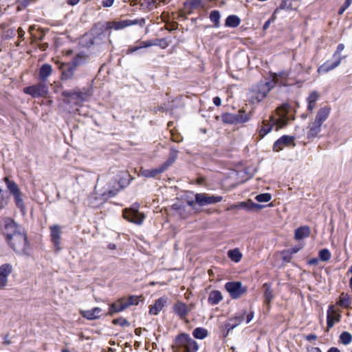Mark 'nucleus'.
Wrapping results in <instances>:
<instances>
[{
	"mask_svg": "<svg viewBox=\"0 0 352 352\" xmlns=\"http://www.w3.org/2000/svg\"><path fill=\"white\" fill-rule=\"evenodd\" d=\"M3 233L10 247L18 254L27 255L30 246L25 228L14 220L7 218L4 221Z\"/></svg>",
	"mask_w": 352,
	"mask_h": 352,
	"instance_id": "f257e3e1",
	"label": "nucleus"
},
{
	"mask_svg": "<svg viewBox=\"0 0 352 352\" xmlns=\"http://www.w3.org/2000/svg\"><path fill=\"white\" fill-rule=\"evenodd\" d=\"M291 110V107L287 104H284L277 108L276 114L270 117V123H267L266 120L263 122V125L258 129L260 138H263L273 128L275 129V131H278L285 127L290 119L294 120V117L290 115Z\"/></svg>",
	"mask_w": 352,
	"mask_h": 352,
	"instance_id": "f03ea898",
	"label": "nucleus"
},
{
	"mask_svg": "<svg viewBox=\"0 0 352 352\" xmlns=\"http://www.w3.org/2000/svg\"><path fill=\"white\" fill-rule=\"evenodd\" d=\"M272 81L265 82H260L256 87L250 91L248 94V99L250 102L255 104L262 101L267 95L269 91L272 89L274 85L278 81V74L273 75Z\"/></svg>",
	"mask_w": 352,
	"mask_h": 352,
	"instance_id": "7ed1b4c3",
	"label": "nucleus"
},
{
	"mask_svg": "<svg viewBox=\"0 0 352 352\" xmlns=\"http://www.w3.org/2000/svg\"><path fill=\"white\" fill-rule=\"evenodd\" d=\"M172 349L173 352H197L199 344L188 333H182L176 336Z\"/></svg>",
	"mask_w": 352,
	"mask_h": 352,
	"instance_id": "20e7f679",
	"label": "nucleus"
},
{
	"mask_svg": "<svg viewBox=\"0 0 352 352\" xmlns=\"http://www.w3.org/2000/svg\"><path fill=\"white\" fill-rule=\"evenodd\" d=\"M3 181L6 183V188L10 195H12L14 199L16 207L19 209L23 215H25L26 214V206L23 199V194L19 185L14 180L10 179L8 177H5Z\"/></svg>",
	"mask_w": 352,
	"mask_h": 352,
	"instance_id": "39448f33",
	"label": "nucleus"
},
{
	"mask_svg": "<svg viewBox=\"0 0 352 352\" xmlns=\"http://www.w3.org/2000/svg\"><path fill=\"white\" fill-rule=\"evenodd\" d=\"M106 30H108L104 23H96L91 30L90 34L91 35V37H89V35L85 36V38L88 40V42L85 44V46L87 47H91L94 45L100 46L104 43L106 39V35L104 33Z\"/></svg>",
	"mask_w": 352,
	"mask_h": 352,
	"instance_id": "423d86ee",
	"label": "nucleus"
},
{
	"mask_svg": "<svg viewBox=\"0 0 352 352\" xmlns=\"http://www.w3.org/2000/svg\"><path fill=\"white\" fill-rule=\"evenodd\" d=\"M62 96L64 97L65 103L72 106H78L89 99L91 92L89 89H84L80 91H64Z\"/></svg>",
	"mask_w": 352,
	"mask_h": 352,
	"instance_id": "0eeeda50",
	"label": "nucleus"
},
{
	"mask_svg": "<svg viewBox=\"0 0 352 352\" xmlns=\"http://www.w3.org/2000/svg\"><path fill=\"white\" fill-rule=\"evenodd\" d=\"M344 45L342 43H340L337 49L333 54V58H336V60L333 63H331L330 61H327L323 65L320 66L318 69V73H327L336 67H337L341 63V60L342 58H345V56H342L340 55V54L344 50Z\"/></svg>",
	"mask_w": 352,
	"mask_h": 352,
	"instance_id": "6e6552de",
	"label": "nucleus"
},
{
	"mask_svg": "<svg viewBox=\"0 0 352 352\" xmlns=\"http://www.w3.org/2000/svg\"><path fill=\"white\" fill-rule=\"evenodd\" d=\"M226 290L229 293L232 299H238L246 294L247 287L243 286L241 282L232 281L228 282L225 285Z\"/></svg>",
	"mask_w": 352,
	"mask_h": 352,
	"instance_id": "1a4fd4ad",
	"label": "nucleus"
},
{
	"mask_svg": "<svg viewBox=\"0 0 352 352\" xmlns=\"http://www.w3.org/2000/svg\"><path fill=\"white\" fill-rule=\"evenodd\" d=\"M24 92L33 98L44 97L48 93V87L43 82L24 88Z\"/></svg>",
	"mask_w": 352,
	"mask_h": 352,
	"instance_id": "9d476101",
	"label": "nucleus"
},
{
	"mask_svg": "<svg viewBox=\"0 0 352 352\" xmlns=\"http://www.w3.org/2000/svg\"><path fill=\"white\" fill-rule=\"evenodd\" d=\"M195 197L196 204L199 206L214 204L223 199L221 196L211 195L207 193H197Z\"/></svg>",
	"mask_w": 352,
	"mask_h": 352,
	"instance_id": "9b49d317",
	"label": "nucleus"
},
{
	"mask_svg": "<svg viewBox=\"0 0 352 352\" xmlns=\"http://www.w3.org/2000/svg\"><path fill=\"white\" fill-rule=\"evenodd\" d=\"M193 307L192 304L187 305L182 301L178 300L173 306V311L181 320H185Z\"/></svg>",
	"mask_w": 352,
	"mask_h": 352,
	"instance_id": "f8f14e48",
	"label": "nucleus"
},
{
	"mask_svg": "<svg viewBox=\"0 0 352 352\" xmlns=\"http://www.w3.org/2000/svg\"><path fill=\"white\" fill-rule=\"evenodd\" d=\"M123 217L129 222L135 223L137 225H141L145 218V216L143 213L140 212L138 210L132 208L125 209L123 211Z\"/></svg>",
	"mask_w": 352,
	"mask_h": 352,
	"instance_id": "ddd939ff",
	"label": "nucleus"
},
{
	"mask_svg": "<svg viewBox=\"0 0 352 352\" xmlns=\"http://www.w3.org/2000/svg\"><path fill=\"white\" fill-rule=\"evenodd\" d=\"M51 241L54 245L56 252L60 251L62 248L60 246L61 241V227L57 224L52 225L50 227Z\"/></svg>",
	"mask_w": 352,
	"mask_h": 352,
	"instance_id": "4468645a",
	"label": "nucleus"
},
{
	"mask_svg": "<svg viewBox=\"0 0 352 352\" xmlns=\"http://www.w3.org/2000/svg\"><path fill=\"white\" fill-rule=\"evenodd\" d=\"M117 186H119L120 188H122L120 179L119 181L117 179L111 180L109 186L104 189V191L102 192V196H103L104 199H108L116 195L120 190Z\"/></svg>",
	"mask_w": 352,
	"mask_h": 352,
	"instance_id": "2eb2a0df",
	"label": "nucleus"
},
{
	"mask_svg": "<svg viewBox=\"0 0 352 352\" xmlns=\"http://www.w3.org/2000/svg\"><path fill=\"white\" fill-rule=\"evenodd\" d=\"M290 146H295L294 138L289 135H283L275 142L273 148L274 151L278 152L283 150L284 147Z\"/></svg>",
	"mask_w": 352,
	"mask_h": 352,
	"instance_id": "dca6fc26",
	"label": "nucleus"
},
{
	"mask_svg": "<svg viewBox=\"0 0 352 352\" xmlns=\"http://www.w3.org/2000/svg\"><path fill=\"white\" fill-rule=\"evenodd\" d=\"M12 272V266L5 263L0 266V289L4 288L8 285V278Z\"/></svg>",
	"mask_w": 352,
	"mask_h": 352,
	"instance_id": "f3484780",
	"label": "nucleus"
},
{
	"mask_svg": "<svg viewBox=\"0 0 352 352\" xmlns=\"http://www.w3.org/2000/svg\"><path fill=\"white\" fill-rule=\"evenodd\" d=\"M245 314V310H241L236 314L235 317L230 318L225 325L228 332L232 331L240 324L243 321Z\"/></svg>",
	"mask_w": 352,
	"mask_h": 352,
	"instance_id": "a211bd4d",
	"label": "nucleus"
},
{
	"mask_svg": "<svg viewBox=\"0 0 352 352\" xmlns=\"http://www.w3.org/2000/svg\"><path fill=\"white\" fill-rule=\"evenodd\" d=\"M137 23H138L137 20H129V19L118 21V22L108 21V22L104 23V24L105 25L107 30H111V29L120 30V29H123L126 27H128V26H130L132 25H135Z\"/></svg>",
	"mask_w": 352,
	"mask_h": 352,
	"instance_id": "6ab92c4d",
	"label": "nucleus"
},
{
	"mask_svg": "<svg viewBox=\"0 0 352 352\" xmlns=\"http://www.w3.org/2000/svg\"><path fill=\"white\" fill-rule=\"evenodd\" d=\"M137 23H138L137 20H129V19L118 21V22L108 21V22L104 23V24L105 25L107 30H111V29L120 30V29H123L126 27H128V26H130L132 25H135Z\"/></svg>",
	"mask_w": 352,
	"mask_h": 352,
	"instance_id": "aec40b11",
	"label": "nucleus"
},
{
	"mask_svg": "<svg viewBox=\"0 0 352 352\" xmlns=\"http://www.w3.org/2000/svg\"><path fill=\"white\" fill-rule=\"evenodd\" d=\"M137 23H138L137 20H129V19L118 21V22L108 21V22L104 23V24L105 25L107 30H111V29L120 30V29H123L126 27H128V26H130L132 25H135Z\"/></svg>",
	"mask_w": 352,
	"mask_h": 352,
	"instance_id": "412c9836",
	"label": "nucleus"
},
{
	"mask_svg": "<svg viewBox=\"0 0 352 352\" xmlns=\"http://www.w3.org/2000/svg\"><path fill=\"white\" fill-rule=\"evenodd\" d=\"M168 301L167 297H161L156 300L153 305L149 307V314L151 315H157L165 307Z\"/></svg>",
	"mask_w": 352,
	"mask_h": 352,
	"instance_id": "4be33fe9",
	"label": "nucleus"
},
{
	"mask_svg": "<svg viewBox=\"0 0 352 352\" xmlns=\"http://www.w3.org/2000/svg\"><path fill=\"white\" fill-rule=\"evenodd\" d=\"M340 320V315L338 314L333 305L329 307L327 311V328L331 329L333 327L335 322H339Z\"/></svg>",
	"mask_w": 352,
	"mask_h": 352,
	"instance_id": "5701e85b",
	"label": "nucleus"
},
{
	"mask_svg": "<svg viewBox=\"0 0 352 352\" xmlns=\"http://www.w3.org/2000/svg\"><path fill=\"white\" fill-rule=\"evenodd\" d=\"M166 170L162 164L157 168L153 169H143L140 170V175L143 176L146 178H152L156 177L157 175L164 173Z\"/></svg>",
	"mask_w": 352,
	"mask_h": 352,
	"instance_id": "b1692460",
	"label": "nucleus"
},
{
	"mask_svg": "<svg viewBox=\"0 0 352 352\" xmlns=\"http://www.w3.org/2000/svg\"><path fill=\"white\" fill-rule=\"evenodd\" d=\"M322 124L316 120L309 123L308 126L307 138L309 139L316 138L321 131Z\"/></svg>",
	"mask_w": 352,
	"mask_h": 352,
	"instance_id": "393cba45",
	"label": "nucleus"
},
{
	"mask_svg": "<svg viewBox=\"0 0 352 352\" xmlns=\"http://www.w3.org/2000/svg\"><path fill=\"white\" fill-rule=\"evenodd\" d=\"M82 316L88 320H96L102 315V309L100 307H94L89 310L81 311Z\"/></svg>",
	"mask_w": 352,
	"mask_h": 352,
	"instance_id": "a878e982",
	"label": "nucleus"
},
{
	"mask_svg": "<svg viewBox=\"0 0 352 352\" xmlns=\"http://www.w3.org/2000/svg\"><path fill=\"white\" fill-rule=\"evenodd\" d=\"M331 109L330 107L325 106L324 107H321L317 112L315 120L317 122L320 123L321 124L327 119L329 116Z\"/></svg>",
	"mask_w": 352,
	"mask_h": 352,
	"instance_id": "bb28decb",
	"label": "nucleus"
},
{
	"mask_svg": "<svg viewBox=\"0 0 352 352\" xmlns=\"http://www.w3.org/2000/svg\"><path fill=\"white\" fill-rule=\"evenodd\" d=\"M52 73V67L50 64H44L39 69L38 76L41 82H45Z\"/></svg>",
	"mask_w": 352,
	"mask_h": 352,
	"instance_id": "cd10ccee",
	"label": "nucleus"
},
{
	"mask_svg": "<svg viewBox=\"0 0 352 352\" xmlns=\"http://www.w3.org/2000/svg\"><path fill=\"white\" fill-rule=\"evenodd\" d=\"M223 299L221 292L218 290H213L210 292L208 298V303L211 305L219 304Z\"/></svg>",
	"mask_w": 352,
	"mask_h": 352,
	"instance_id": "c85d7f7f",
	"label": "nucleus"
},
{
	"mask_svg": "<svg viewBox=\"0 0 352 352\" xmlns=\"http://www.w3.org/2000/svg\"><path fill=\"white\" fill-rule=\"evenodd\" d=\"M124 309H125L123 300H122V298H120L116 302H115L114 303L111 304L109 306V314L112 316L115 313L120 312Z\"/></svg>",
	"mask_w": 352,
	"mask_h": 352,
	"instance_id": "c756f323",
	"label": "nucleus"
},
{
	"mask_svg": "<svg viewBox=\"0 0 352 352\" xmlns=\"http://www.w3.org/2000/svg\"><path fill=\"white\" fill-rule=\"evenodd\" d=\"M336 304L342 308H349L351 305V298L348 294L342 292Z\"/></svg>",
	"mask_w": 352,
	"mask_h": 352,
	"instance_id": "7c9ffc66",
	"label": "nucleus"
},
{
	"mask_svg": "<svg viewBox=\"0 0 352 352\" xmlns=\"http://www.w3.org/2000/svg\"><path fill=\"white\" fill-rule=\"evenodd\" d=\"M76 68L69 63L62 71V79L69 80L74 77Z\"/></svg>",
	"mask_w": 352,
	"mask_h": 352,
	"instance_id": "2f4dec72",
	"label": "nucleus"
},
{
	"mask_svg": "<svg viewBox=\"0 0 352 352\" xmlns=\"http://www.w3.org/2000/svg\"><path fill=\"white\" fill-rule=\"evenodd\" d=\"M310 228L308 226H302L295 231V239L297 240L302 239L310 235Z\"/></svg>",
	"mask_w": 352,
	"mask_h": 352,
	"instance_id": "473e14b6",
	"label": "nucleus"
},
{
	"mask_svg": "<svg viewBox=\"0 0 352 352\" xmlns=\"http://www.w3.org/2000/svg\"><path fill=\"white\" fill-rule=\"evenodd\" d=\"M234 124L244 123L248 122L250 116L245 113L243 110H239L236 113H234Z\"/></svg>",
	"mask_w": 352,
	"mask_h": 352,
	"instance_id": "72a5a7b5",
	"label": "nucleus"
},
{
	"mask_svg": "<svg viewBox=\"0 0 352 352\" xmlns=\"http://www.w3.org/2000/svg\"><path fill=\"white\" fill-rule=\"evenodd\" d=\"M241 23L240 18L236 15H229L225 22V25L230 28H236Z\"/></svg>",
	"mask_w": 352,
	"mask_h": 352,
	"instance_id": "f704fd0d",
	"label": "nucleus"
},
{
	"mask_svg": "<svg viewBox=\"0 0 352 352\" xmlns=\"http://www.w3.org/2000/svg\"><path fill=\"white\" fill-rule=\"evenodd\" d=\"M87 57L88 56L84 53L78 54L73 58L70 64L76 68L78 66L84 64L87 61Z\"/></svg>",
	"mask_w": 352,
	"mask_h": 352,
	"instance_id": "c9c22d12",
	"label": "nucleus"
},
{
	"mask_svg": "<svg viewBox=\"0 0 352 352\" xmlns=\"http://www.w3.org/2000/svg\"><path fill=\"white\" fill-rule=\"evenodd\" d=\"M263 287L265 289L264 296L265 299V302L267 304H270L274 298L273 291L271 289L270 285L267 283L263 284Z\"/></svg>",
	"mask_w": 352,
	"mask_h": 352,
	"instance_id": "e433bc0d",
	"label": "nucleus"
},
{
	"mask_svg": "<svg viewBox=\"0 0 352 352\" xmlns=\"http://www.w3.org/2000/svg\"><path fill=\"white\" fill-rule=\"evenodd\" d=\"M177 153L178 151L176 149L173 148L170 149L169 157L164 163L162 164V166L166 170L175 161L177 157Z\"/></svg>",
	"mask_w": 352,
	"mask_h": 352,
	"instance_id": "4c0bfd02",
	"label": "nucleus"
},
{
	"mask_svg": "<svg viewBox=\"0 0 352 352\" xmlns=\"http://www.w3.org/2000/svg\"><path fill=\"white\" fill-rule=\"evenodd\" d=\"M123 300L124 309L129 307L132 305H137L139 303V297L138 296H131L129 298H122Z\"/></svg>",
	"mask_w": 352,
	"mask_h": 352,
	"instance_id": "58836bf2",
	"label": "nucleus"
},
{
	"mask_svg": "<svg viewBox=\"0 0 352 352\" xmlns=\"http://www.w3.org/2000/svg\"><path fill=\"white\" fill-rule=\"evenodd\" d=\"M208 334L207 329L202 327H197L192 331V336L197 339L203 340L207 337Z\"/></svg>",
	"mask_w": 352,
	"mask_h": 352,
	"instance_id": "ea45409f",
	"label": "nucleus"
},
{
	"mask_svg": "<svg viewBox=\"0 0 352 352\" xmlns=\"http://www.w3.org/2000/svg\"><path fill=\"white\" fill-rule=\"evenodd\" d=\"M228 256L232 261L236 263L239 262L242 258V254L240 252L239 249L229 250Z\"/></svg>",
	"mask_w": 352,
	"mask_h": 352,
	"instance_id": "a19ab883",
	"label": "nucleus"
},
{
	"mask_svg": "<svg viewBox=\"0 0 352 352\" xmlns=\"http://www.w3.org/2000/svg\"><path fill=\"white\" fill-rule=\"evenodd\" d=\"M210 20L214 23V28H219L220 26V12L218 10H213L210 14Z\"/></svg>",
	"mask_w": 352,
	"mask_h": 352,
	"instance_id": "79ce46f5",
	"label": "nucleus"
},
{
	"mask_svg": "<svg viewBox=\"0 0 352 352\" xmlns=\"http://www.w3.org/2000/svg\"><path fill=\"white\" fill-rule=\"evenodd\" d=\"M241 208H246L248 210H252L254 209H261L263 208V206L259 205L258 204H255L250 200L248 202H241L239 206Z\"/></svg>",
	"mask_w": 352,
	"mask_h": 352,
	"instance_id": "37998d69",
	"label": "nucleus"
},
{
	"mask_svg": "<svg viewBox=\"0 0 352 352\" xmlns=\"http://www.w3.org/2000/svg\"><path fill=\"white\" fill-rule=\"evenodd\" d=\"M9 201V196L7 193L0 188V209L5 208Z\"/></svg>",
	"mask_w": 352,
	"mask_h": 352,
	"instance_id": "c03bdc74",
	"label": "nucleus"
},
{
	"mask_svg": "<svg viewBox=\"0 0 352 352\" xmlns=\"http://www.w3.org/2000/svg\"><path fill=\"white\" fill-rule=\"evenodd\" d=\"M292 0H282L279 6L275 10V12H277L278 10H292Z\"/></svg>",
	"mask_w": 352,
	"mask_h": 352,
	"instance_id": "a18cd8bd",
	"label": "nucleus"
},
{
	"mask_svg": "<svg viewBox=\"0 0 352 352\" xmlns=\"http://www.w3.org/2000/svg\"><path fill=\"white\" fill-rule=\"evenodd\" d=\"M340 342L344 344L347 345L352 341V336L347 331L342 332L340 336Z\"/></svg>",
	"mask_w": 352,
	"mask_h": 352,
	"instance_id": "49530a36",
	"label": "nucleus"
},
{
	"mask_svg": "<svg viewBox=\"0 0 352 352\" xmlns=\"http://www.w3.org/2000/svg\"><path fill=\"white\" fill-rule=\"evenodd\" d=\"M320 259L322 261H328L331 257V252L328 249H322L319 252Z\"/></svg>",
	"mask_w": 352,
	"mask_h": 352,
	"instance_id": "de8ad7c7",
	"label": "nucleus"
},
{
	"mask_svg": "<svg viewBox=\"0 0 352 352\" xmlns=\"http://www.w3.org/2000/svg\"><path fill=\"white\" fill-rule=\"evenodd\" d=\"M255 199L258 202H267L270 201L272 196L270 193H262L256 195Z\"/></svg>",
	"mask_w": 352,
	"mask_h": 352,
	"instance_id": "09e8293b",
	"label": "nucleus"
},
{
	"mask_svg": "<svg viewBox=\"0 0 352 352\" xmlns=\"http://www.w3.org/2000/svg\"><path fill=\"white\" fill-rule=\"evenodd\" d=\"M113 324H118L121 327H129L130 325V323L129 322L124 318H117V319H114L113 320Z\"/></svg>",
	"mask_w": 352,
	"mask_h": 352,
	"instance_id": "8fccbe9b",
	"label": "nucleus"
},
{
	"mask_svg": "<svg viewBox=\"0 0 352 352\" xmlns=\"http://www.w3.org/2000/svg\"><path fill=\"white\" fill-rule=\"evenodd\" d=\"M223 120L226 123L234 124V113H226L222 116Z\"/></svg>",
	"mask_w": 352,
	"mask_h": 352,
	"instance_id": "3c124183",
	"label": "nucleus"
},
{
	"mask_svg": "<svg viewBox=\"0 0 352 352\" xmlns=\"http://www.w3.org/2000/svg\"><path fill=\"white\" fill-rule=\"evenodd\" d=\"M320 97V94L316 91H313L310 93L309 96L307 98V100H310L311 102H316Z\"/></svg>",
	"mask_w": 352,
	"mask_h": 352,
	"instance_id": "603ef678",
	"label": "nucleus"
},
{
	"mask_svg": "<svg viewBox=\"0 0 352 352\" xmlns=\"http://www.w3.org/2000/svg\"><path fill=\"white\" fill-rule=\"evenodd\" d=\"M155 45H156V43L155 42L150 40V41H146L141 42L139 47H141V49H142L144 47H148Z\"/></svg>",
	"mask_w": 352,
	"mask_h": 352,
	"instance_id": "864d4df0",
	"label": "nucleus"
},
{
	"mask_svg": "<svg viewBox=\"0 0 352 352\" xmlns=\"http://www.w3.org/2000/svg\"><path fill=\"white\" fill-rule=\"evenodd\" d=\"M114 2V0H103L102 5L103 7L109 8L111 7Z\"/></svg>",
	"mask_w": 352,
	"mask_h": 352,
	"instance_id": "5fc2aeb1",
	"label": "nucleus"
},
{
	"mask_svg": "<svg viewBox=\"0 0 352 352\" xmlns=\"http://www.w3.org/2000/svg\"><path fill=\"white\" fill-rule=\"evenodd\" d=\"M140 49H141V47H139V45L131 47L127 50L126 54H132V53L139 50Z\"/></svg>",
	"mask_w": 352,
	"mask_h": 352,
	"instance_id": "6e6d98bb",
	"label": "nucleus"
},
{
	"mask_svg": "<svg viewBox=\"0 0 352 352\" xmlns=\"http://www.w3.org/2000/svg\"><path fill=\"white\" fill-rule=\"evenodd\" d=\"M201 0H193L190 3L191 8H196L201 4Z\"/></svg>",
	"mask_w": 352,
	"mask_h": 352,
	"instance_id": "4d7b16f0",
	"label": "nucleus"
},
{
	"mask_svg": "<svg viewBox=\"0 0 352 352\" xmlns=\"http://www.w3.org/2000/svg\"><path fill=\"white\" fill-rule=\"evenodd\" d=\"M308 105H307V110L309 111H312L315 108L316 102H311L310 100H307Z\"/></svg>",
	"mask_w": 352,
	"mask_h": 352,
	"instance_id": "13d9d810",
	"label": "nucleus"
},
{
	"mask_svg": "<svg viewBox=\"0 0 352 352\" xmlns=\"http://www.w3.org/2000/svg\"><path fill=\"white\" fill-rule=\"evenodd\" d=\"M213 103L216 105V106H220L221 105V100L219 97L218 96H216L213 98Z\"/></svg>",
	"mask_w": 352,
	"mask_h": 352,
	"instance_id": "bf43d9fd",
	"label": "nucleus"
},
{
	"mask_svg": "<svg viewBox=\"0 0 352 352\" xmlns=\"http://www.w3.org/2000/svg\"><path fill=\"white\" fill-rule=\"evenodd\" d=\"M254 318V312L253 311H251L250 312L248 315H247V317H246V323H249L250 322V321L253 319Z\"/></svg>",
	"mask_w": 352,
	"mask_h": 352,
	"instance_id": "052dcab7",
	"label": "nucleus"
},
{
	"mask_svg": "<svg viewBox=\"0 0 352 352\" xmlns=\"http://www.w3.org/2000/svg\"><path fill=\"white\" fill-rule=\"evenodd\" d=\"M317 336L315 334H309L306 336V340L308 341L315 340Z\"/></svg>",
	"mask_w": 352,
	"mask_h": 352,
	"instance_id": "680f3d73",
	"label": "nucleus"
},
{
	"mask_svg": "<svg viewBox=\"0 0 352 352\" xmlns=\"http://www.w3.org/2000/svg\"><path fill=\"white\" fill-rule=\"evenodd\" d=\"M352 3L350 0H345L344 4L342 6V8H344L345 10H346Z\"/></svg>",
	"mask_w": 352,
	"mask_h": 352,
	"instance_id": "e2e57ef3",
	"label": "nucleus"
},
{
	"mask_svg": "<svg viewBox=\"0 0 352 352\" xmlns=\"http://www.w3.org/2000/svg\"><path fill=\"white\" fill-rule=\"evenodd\" d=\"M318 259L316 258H311L308 261V263L309 265H316V264H318Z\"/></svg>",
	"mask_w": 352,
	"mask_h": 352,
	"instance_id": "0e129e2a",
	"label": "nucleus"
},
{
	"mask_svg": "<svg viewBox=\"0 0 352 352\" xmlns=\"http://www.w3.org/2000/svg\"><path fill=\"white\" fill-rule=\"evenodd\" d=\"M195 201H187V204L190 206L192 209H195Z\"/></svg>",
	"mask_w": 352,
	"mask_h": 352,
	"instance_id": "69168bd1",
	"label": "nucleus"
},
{
	"mask_svg": "<svg viewBox=\"0 0 352 352\" xmlns=\"http://www.w3.org/2000/svg\"><path fill=\"white\" fill-rule=\"evenodd\" d=\"M309 352H322L321 350L318 347H312L309 350Z\"/></svg>",
	"mask_w": 352,
	"mask_h": 352,
	"instance_id": "338daca9",
	"label": "nucleus"
},
{
	"mask_svg": "<svg viewBox=\"0 0 352 352\" xmlns=\"http://www.w3.org/2000/svg\"><path fill=\"white\" fill-rule=\"evenodd\" d=\"M327 352H340V351L336 347H331Z\"/></svg>",
	"mask_w": 352,
	"mask_h": 352,
	"instance_id": "774afa93",
	"label": "nucleus"
}]
</instances>
